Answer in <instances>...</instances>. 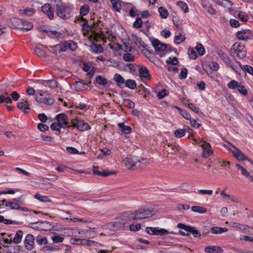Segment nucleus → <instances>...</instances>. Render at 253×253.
I'll use <instances>...</instances> for the list:
<instances>
[{"mask_svg":"<svg viewBox=\"0 0 253 253\" xmlns=\"http://www.w3.org/2000/svg\"><path fill=\"white\" fill-rule=\"evenodd\" d=\"M195 49L200 56H202L205 53V50L203 45L201 43H198Z\"/></svg>","mask_w":253,"mask_h":253,"instance_id":"42","label":"nucleus"},{"mask_svg":"<svg viewBox=\"0 0 253 253\" xmlns=\"http://www.w3.org/2000/svg\"><path fill=\"white\" fill-rule=\"evenodd\" d=\"M12 23L16 28L20 29L23 31H29L33 28V24L31 23L19 18H14L12 20Z\"/></svg>","mask_w":253,"mask_h":253,"instance_id":"5","label":"nucleus"},{"mask_svg":"<svg viewBox=\"0 0 253 253\" xmlns=\"http://www.w3.org/2000/svg\"><path fill=\"white\" fill-rule=\"evenodd\" d=\"M146 232L152 235L164 236L169 234V231L164 228L158 227H147L146 228Z\"/></svg>","mask_w":253,"mask_h":253,"instance_id":"6","label":"nucleus"},{"mask_svg":"<svg viewBox=\"0 0 253 253\" xmlns=\"http://www.w3.org/2000/svg\"><path fill=\"white\" fill-rule=\"evenodd\" d=\"M158 11L160 13V17L163 19L167 18L169 12L167 9L163 6L160 7L158 9Z\"/></svg>","mask_w":253,"mask_h":253,"instance_id":"33","label":"nucleus"},{"mask_svg":"<svg viewBox=\"0 0 253 253\" xmlns=\"http://www.w3.org/2000/svg\"><path fill=\"white\" fill-rule=\"evenodd\" d=\"M34 197L42 202H51V200L49 199L47 196H42L39 194H36L35 195Z\"/></svg>","mask_w":253,"mask_h":253,"instance_id":"35","label":"nucleus"},{"mask_svg":"<svg viewBox=\"0 0 253 253\" xmlns=\"http://www.w3.org/2000/svg\"><path fill=\"white\" fill-rule=\"evenodd\" d=\"M200 142H203L200 144V146L202 148V157L206 159L212 155L213 151L210 149L211 147L210 144L204 141L203 139Z\"/></svg>","mask_w":253,"mask_h":253,"instance_id":"9","label":"nucleus"},{"mask_svg":"<svg viewBox=\"0 0 253 253\" xmlns=\"http://www.w3.org/2000/svg\"><path fill=\"white\" fill-rule=\"evenodd\" d=\"M123 59L126 62H132L134 60V57L130 53H126L123 55Z\"/></svg>","mask_w":253,"mask_h":253,"instance_id":"46","label":"nucleus"},{"mask_svg":"<svg viewBox=\"0 0 253 253\" xmlns=\"http://www.w3.org/2000/svg\"><path fill=\"white\" fill-rule=\"evenodd\" d=\"M132 37L135 44L138 46V48L142 47L146 50L148 51L147 45L144 42L142 41L141 38L134 35H133Z\"/></svg>","mask_w":253,"mask_h":253,"instance_id":"14","label":"nucleus"},{"mask_svg":"<svg viewBox=\"0 0 253 253\" xmlns=\"http://www.w3.org/2000/svg\"><path fill=\"white\" fill-rule=\"evenodd\" d=\"M6 207H9L11 210H18L20 206L13 202H8L6 203Z\"/></svg>","mask_w":253,"mask_h":253,"instance_id":"50","label":"nucleus"},{"mask_svg":"<svg viewBox=\"0 0 253 253\" xmlns=\"http://www.w3.org/2000/svg\"><path fill=\"white\" fill-rule=\"evenodd\" d=\"M187 73H188L187 69L185 68H183L181 70V72L179 75V79L181 80L185 79L187 76Z\"/></svg>","mask_w":253,"mask_h":253,"instance_id":"62","label":"nucleus"},{"mask_svg":"<svg viewBox=\"0 0 253 253\" xmlns=\"http://www.w3.org/2000/svg\"><path fill=\"white\" fill-rule=\"evenodd\" d=\"M89 11V7L87 5H84L80 8V14L84 16L86 15Z\"/></svg>","mask_w":253,"mask_h":253,"instance_id":"56","label":"nucleus"},{"mask_svg":"<svg viewBox=\"0 0 253 253\" xmlns=\"http://www.w3.org/2000/svg\"><path fill=\"white\" fill-rule=\"evenodd\" d=\"M141 224L139 223L136 224H131L129 225V229L131 231L135 232L139 230L141 228Z\"/></svg>","mask_w":253,"mask_h":253,"instance_id":"58","label":"nucleus"},{"mask_svg":"<svg viewBox=\"0 0 253 253\" xmlns=\"http://www.w3.org/2000/svg\"><path fill=\"white\" fill-rule=\"evenodd\" d=\"M114 80L117 82L118 84H123L125 83V81L123 77L119 74H116L114 75Z\"/></svg>","mask_w":253,"mask_h":253,"instance_id":"44","label":"nucleus"},{"mask_svg":"<svg viewBox=\"0 0 253 253\" xmlns=\"http://www.w3.org/2000/svg\"><path fill=\"white\" fill-rule=\"evenodd\" d=\"M237 64L240 66V68L243 70L247 72L248 73L253 75V68L248 65H244L243 67L241 64L238 61H236Z\"/></svg>","mask_w":253,"mask_h":253,"instance_id":"31","label":"nucleus"},{"mask_svg":"<svg viewBox=\"0 0 253 253\" xmlns=\"http://www.w3.org/2000/svg\"><path fill=\"white\" fill-rule=\"evenodd\" d=\"M111 2L112 5V8L114 10L120 12L122 8L121 0H111Z\"/></svg>","mask_w":253,"mask_h":253,"instance_id":"24","label":"nucleus"},{"mask_svg":"<svg viewBox=\"0 0 253 253\" xmlns=\"http://www.w3.org/2000/svg\"><path fill=\"white\" fill-rule=\"evenodd\" d=\"M85 85H86V84L84 83L81 80L76 81L74 85L75 89L78 91L83 90L85 87Z\"/></svg>","mask_w":253,"mask_h":253,"instance_id":"28","label":"nucleus"},{"mask_svg":"<svg viewBox=\"0 0 253 253\" xmlns=\"http://www.w3.org/2000/svg\"><path fill=\"white\" fill-rule=\"evenodd\" d=\"M140 160H138L135 157H127L124 159L123 163L125 166L128 169L133 168L137 162L140 163Z\"/></svg>","mask_w":253,"mask_h":253,"instance_id":"11","label":"nucleus"},{"mask_svg":"<svg viewBox=\"0 0 253 253\" xmlns=\"http://www.w3.org/2000/svg\"><path fill=\"white\" fill-rule=\"evenodd\" d=\"M236 167L238 168L239 169L241 170V173L243 175L246 176L247 177H248L250 176V172L244 167L240 166L239 164H236Z\"/></svg>","mask_w":253,"mask_h":253,"instance_id":"47","label":"nucleus"},{"mask_svg":"<svg viewBox=\"0 0 253 253\" xmlns=\"http://www.w3.org/2000/svg\"><path fill=\"white\" fill-rule=\"evenodd\" d=\"M35 12V10L34 9L27 7L24 10L23 13L27 16H30L33 15Z\"/></svg>","mask_w":253,"mask_h":253,"instance_id":"57","label":"nucleus"},{"mask_svg":"<svg viewBox=\"0 0 253 253\" xmlns=\"http://www.w3.org/2000/svg\"><path fill=\"white\" fill-rule=\"evenodd\" d=\"M177 5H178L182 10L185 13H187L189 11V8L186 3L182 1H178L176 2Z\"/></svg>","mask_w":253,"mask_h":253,"instance_id":"37","label":"nucleus"},{"mask_svg":"<svg viewBox=\"0 0 253 253\" xmlns=\"http://www.w3.org/2000/svg\"><path fill=\"white\" fill-rule=\"evenodd\" d=\"M51 239L53 242L55 243L62 242L64 240V238L63 237L58 235H54L52 236Z\"/></svg>","mask_w":253,"mask_h":253,"instance_id":"59","label":"nucleus"},{"mask_svg":"<svg viewBox=\"0 0 253 253\" xmlns=\"http://www.w3.org/2000/svg\"><path fill=\"white\" fill-rule=\"evenodd\" d=\"M46 85L51 88H56L58 86V82L54 80H46L45 81Z\"/></svg>","mask_w":253,"mask_h":253,"instance_id":"32","label":"nucleus"},{"mask_svg":"<svg viewBox=\"0 0 253 253\" xmlns=\"http://www.w3.org/2000/svg\"><path fill=\"white\" fill-rule=\"evenodd\" d=\"M62 127L61 126H60L58 123H53L51 124L50 125V128L52 130H56L57 132L56 134L59 135L60 134V128Z\"/></svg>","mask_w":253,"mask_h":253,"instance_id":"43","label":"nucleus"},{"mask_svg":"<svg viewBox=\"0 0 253 253\" xmlns=\"http://www.w3.org/2000/svg\"><path fill=\"white\" fill-rule=\"evenodd\" d=\"M23 234V233L22 230H18L16 232L15 235L12 240L13 243L14 244H18V243H20V242L21 241L22 238Z\"/></svg>","mask_w":253,"mask_h":253,"instance_id":"23","label":"nucleus"},{"mask_svg":"<svg viewBox=\"0 0 253 253\" xmlns=\"http://www.w3.org/2000/svg\"><path fill=\"white\" fill-rule=\"evenodd\" d=\"M48 37L53 39H57L58 40L63 38V34L61 33L58 32L56 31H51L49 32Z\"/></svg>","mask_w":253,"mask_h":253,"instance_id":"27","label":"nucleus"},{"mask_svg":"<svg viewBox=\"0 0 253 253\" xmlns=\"http://www.w3.org/2000/svg\"><path fill=\"white\" fill-rule=\"evenodd\" d=\"M40 97L37 95L36 96V100L38 102L43 103L48 105H51L53 104L54 100L51 97V95L45 91L40 90L38 91Z\"/></svg>","mask_w":253,"mask_h":253,"instance_id":"4","label":"nucleus"},{"mask_svg":"<svg viewBox=\"0 0 253 253\" xmlns=\"http://www.w3.org/2000/svg\"><path fill=\"white\" fill-rule=\"evenodd\" d=\"M191 210L194 212L199 213H205L207 212L206 208L197 206H192Z\"/></svg>","mask_w":253,"mask_h":253,"instance_id":"30","label":"nucleus"},{"mask_svg":"<svg viewBox=\"0 0 253 253\" xmlns=\"http://www.w3.org/2000/svg\"><path fill=\"white\" fill-rule=\"evenodd\" d=\"M228 230L226 228H221L219 227H213L211 229V232L212 234H217L225 232Z\"/></svg>","mask_w":253,"mask_h":253,"instance_id":"26","label":"nucleus"},{"mask_svg":"<svg viewBox=\"0 0 253 253\" xmlns=\"http://www.w3.org/2000/svg\"><path fill=\"white\" fill-rule=\"evenodd\" d=\"M42 10L44 12L50 19L54 17V12L52 10L51 6L49 3H45L42 6Z\"/></svg>","mask_w":253,"mask_h":253,"instance_id":"12","label":"nucleus"},{"mask_svg":"<svg viewBox=\"0 0 253 253\" xmlns=\"http://www.w3.org/2000/svg\"><path fill=\"white\" fill-rule=\"evenodd\" d=\"M217 4L221 5L224 8H227L229 11L231 10L233 3L229 0H212Z\"/></svg>","mask_w":253,"mask_h":253,"instance_id":"16","label":"nucleus"},{"mask_svg":"<svg viewBox=\"0 0 253 253\" xmlns=\"http://www.w3.org/2000/svg\"><path fill=\"white\" fill-rule=\"evenodd\" d=\"M188 53L190 58L193 59H196L197 58V55L196 54V52L193 48L188 49Z\"/></svg>","mask_w":253,"mask_h":253,"instance_id":"63","label":"nucleus"},{"mask_svg":"<svg viewBox=\"0 0 253 253\" xmlns=\"http://www.w3.org/2000/svg\"><path fill=\"white\" fill-rule=\"evenodd\" d=\"M138 72L141 78L146 79L150 77L149 70L145 67H141L139 69Z\"/></svg>","mask_w":253,"mask_h":253,"instance_id":"20","label":"nucleus"},{"mask_svg":"<svg viewBox=\"0 0 253 253\" xmlns=\"http://www.w3.org/2000/svg\"><path fill=\"white\" fill-rule=\"evenodd\" d=\"M236 55L238 57L240 58H243L246 57V51L243 50H240V49H236Z\"/></svg>","mask_w":253,"mask_h":253,"instance_id":"64","label":"nucleus"},{"mask_svg":"<svg viewBox=\"0 0 253 253\" xmlns=\"http://www.w3.org/2000/svg\"><path fill=\"white\" fill-rule=\"evenodd\" d=\"M238 18L243 22H247L249 19V16L247 14L243 11L239 12L238 14Z\"/></svg>","mask_w":253,"mask_h":253,"instance_id":"41","label":"nucleus"},{"mask_svg":"<svg viewBox=\"0 0 253 253\" xmlns=\"http://www.w3.org/2000/svg\"><path fill=\"white\" fill-rule=\"evenodd\" d=\"M91 51L94 53H101L103 51V48L100 44L93 42L90 46Z\"/></svg>","mask_w":253,"mask_h":253,"instance_id":"21","label":"nucleus"},{"mask_svg":"<svg viewBox=\"0 0 253 253\" xmlns=\"http://www.w3.org/2000/svg\"><path fill=\"white\" fill-rule=\"evenodd\" d=\"M174 135L177 138H181L185 134V130L183 129H177L174 132Z\"/></svg>","mask_w":253,"mask_h":253,"instance_id":"48","label":"nucleus"},{"mask_svg":"<svg viewBox=\"0 0 253 253\" xmlns=\"http://www.w3.org/2000/svg\"><path fill=\"white\" fill-rule=\"evenodd\" d=\"M188 231L191 232V234L195 238H200L201 236L200 232L192 226H191V229H189Z\"/></svg>","mask_w":253,"mask_h":253,"instance_id":"49","label":"nucleus"},{"mask_svg":"<svg viewBox=\"0 0 253 253\" xmlns=\"http://www.w3.org/2000/svg\"><path fill=\"white\" fill-rule=\"evenodd\" d=\"M236 37L239 40L247 41L253 38V32L250 29H244L237 32Z\"/></svg>","mask_w":253,"mask_h":253,"instance_id":"8","label":"nucleus"},{"mask_svg":"<svg viewBox=\"0 0 253 253\" xmlns=\"http://www.w3.org/2000/svg\"><path fill=\"white\" fill-rule=\"evenodd\" d=\"M237 90L241 94L244 96H246L248 94V91L246 87L241 84L239 85L237 88Z\"/></svg>","mask_w":253,"mask_h":253,"instance_id":"54","label":"nucleus"},{"mask_svg":"<svg viewBox=\"0 0 253 253\" xmlns=\"http://www.w3.org/2000/svg\"><path fill=\"white\" fill-rule=\"evenodd\" d=\"M205 251L208 253H222L223 250L220 247H216L215 246H209L205 248Z\"/></svg>","mask_w":253,"mask_h":253,"instance_id":"17","label":"nucleus"},{"mask_svg":"<svg viewBox=\"0 0 253 253\" xmlns=\"http://www.w3.org/2000/svg\"><path fill=\"white\" fill-rule=\"evenodd\" d=\"M128 213H127L125 216L118 218L117 220L115 221L119 229L127 225V220L129 219L126 217V216Z\"/></svg>","mask_w":253,"mask_h":253,"instance_id":"15","label":"nucleus"},{"mask_svg":"<svg viewBox=\"0 0 253 253\" xmlns=\"http://www.w3.org/2000/svg\"><path fill=\"white\" fill-rule=\"evenodd\" d=\"M125 84L126 87L131 89H134L136 87V83L133 80H127L125 82Z\"/></svg>","mask_w":253,"mask_h":253,"instance_id":"29","label":"nucleus"},{"mask_svg":"<svg viewBox=\"0 0 253 253\" xmlns=\"http://www.w3.org/2000/svg\"><path fill=\"white\" fill-rule=\"evenodd\" d=\"M187 104V106L188 108L193 111L194 112L198 113H199V109L195 106L194 104L190 102H185V104Z\"/></svg>","mask_w":253,"mask_h":253,"instance_id":"61","label":"nucleus"},{"mask_svg":"<svg viewBox=\"0 0 253 253\" xmlns=\"http://www.w3.org/2000/svg\"><path fill=\"white\" fill-rule=\"evenodd\" d=\"M59 46H56L57 48H59V51L61 52H65L68 49V42H64L63 43L58 44Z\"/></svg>","mask_w":253,"mask_h":253,"instance_id":"38","label":"nucleus"},{"mask_svg":"<svg viewBox=\"0 0 253 253\" xmlns=\"http://www.w3.org/2000/svg\"><path fill=\"white\" fill-rule=\"evenodd\" d=\"M239 84V83L234 80H231L228 84V87L232 89H235L236 88H238Z\"/></svg>","mask_w":253,"mask_h":253,"instance_id":"51","label":"nucleus"},{"mask_svg":"<svg viewBox=\"0 0 253 253\" xmlns=\"http://www.w3.org/2000/svg\"><path fill=\"white\" fill-rule=\"evenodd\" d=\"M56 119L58 124L61 126L63 128H70L71 125H69L68 122V117L64 113H61L57 115L56 117Z\"/></svg>","mask_w":253,"mask_h":253,"instance_id":"10","label":"nucleus"},{"mask_svg":"<svg viewBox=\"0 0 253 253\" xmlns=\"http://www.w3.org/2000/svg\"><path fill=\"white\" fill-rule=\"evenodd\" d=\"M121 130L125 134H129L131 131V128L129 126H126L125 123H122L118 124Z\"/></svg>","mask_w":253,"mask_h":253,"instance_id":"22","label":"nucleus"},{"mask_svg":"<svg viewBox=\"0 0 253 253\" xmlns=\"http://www.w3.org/2000/svg\"><path fill=\"white\" fill-rule=\"evenodd\" d=\"M95 80L98 84L102 85H106L108 83L107 80L101 76H96Z\"/></svg>","mask_w":253,"mask_h":253,"instance_id":"40","label":"nucleus"},{"mask_svg":"<svg viewBox=\"0 0 253 253\" xmlns=\"http://www.w3.org/2000/svg\"><path fill=\"white\" fill-rule=\"evenodd\" d=\"M152 44L155 49L157 54H160L161 56L163 55L161 54V52L166 51V52L171 51L170 49L171 47L168 44L162 43L158 39H154L152 42Z\"/></svg>","mask_w":253,"mask_h":253,"instance_id":"3","label":"nucleus"},{"mask_svg":"<svg viewBox=\"0 0 253 253\" xmlns=\"http://www.w3.org/2000/svg\"><path fill=\"white\" fill-rule=\"evenodd\" d=\"M18 108L22 111L24 113H27L26 110L29 109L28 106V102L27 100L25 101V102H19L17 103Z\"/></svg>","mask_w":253,"mask_h":253,"instance_id":"25","label":"nucleus"},{"mask_svg":"<svg viewBox=\"0 0 253 253\" xmlns=\"http://www.w3.org/2000/svg\"><path fill=\"white\" fill-rule=\"evenodd\" d=\"M234 156L239 161H244L247 160V157L238 149L236 148L235 151L232 152Z\"/></svg>","mask_w":253,"mask_h":253,"instance_id":"18","label":"nucleus"},{"mask_svg":"<svg viewBox=\"0 0 253 253\" xmlns=\"http://www.w3.org/2000/svg\"><path fill=\"white\" fill-rule=\"evenodd\" d=\"M166 63L168 64L176 65L178 64V61L177 57H169L166 61Z\"/></svg>","mask_w":253,"mask_h":253,"instance_id":"53","label":"nucleus"},{"mask_svg":"<svg viewBox=\"0 0 253 253\" xmlns=\"http://www.w3.org/2000/svg\"><path fill=\"white\" fill-rule=\"evenodd\" d=\"M36 241L37 244L40 246L46 245L47 244L48 241L46 237L38 236L36 237Z\"/></svg>","mask_w":253,"mask_h":253,"instance_id":"36","label":"nucleus"},{"mask_svg":"<svg viewBox=\"0 0 253 253\" xmlns=\"http://www.w3.org/2000/svg\"><path fill=\"white\" fill-rule=\"evenodd\" d=\"M143 22L141 19L139 17H137L133 23V26L137 28H139L142 27Z\"/></svg>","mask_w":253,"mask_h":253,"instance_id":"60","label":"nucleus"},{"mask_svg":"<svg viewBox=\"0 0 253 253\" xmlns=\"http://www.w3.org/2000/svg\"><path fill=\"white\" fill-rule=\"evenodd\" d=\"M34 237L32 234H28L25 239V248L29 250H31L33 249L34 245Z\"/></svg>","mask_w":253,"mask_h":253,"instance_id":"13","label":"nucleus"},{"mask_svg":"<svg viewBox=\"0 0 253 253\" xmlns=\"http://www.w3.org/2000/svg\"><path fill=\"white\" fill-rule=\"evenodd\" d=\"M176 108H177L179 110L181 116L185 119L187 120L191 119V116L187 111L183 110L177 106H176Z\"/></svg>","mask_w":253,"mask_h":253,"instance_id":"39","label":"nucleus"},{"mask_svg":"<svg viewBox=\"0 0 253 253\" xmlns=\"http://www.w3.org/2000/svg\"><path fill=\"white\" fill-rule=\"evenodd\" d=\"M124 105L130 109H133L135 107V103L129 99H124Z\"/></svg>","mask_w":253,"mask_h":253,"instance_id":"52","label":"nucleus"},{"mask_svg":"<svg viewBox=\"0 0 253 253\" xmlns=\"http://www.w3.org/2000/svg\"><path fill=\"white\" fill-rule=\"evenodd\" d=\"M115 222H111L104 226V228L106 230H110L111 231H116L119 230L116 226Z\"/></svg>","mask_w":253,"mask_h":253,"instance_id":"34","label":"nucleus"},{"mask_svg":"<svg viewBox=\"0 0 253 253\" xmlns=\"http://www.w3.org/2000/svg\"><path fill=\"white\" fill-rule=\"evenodd\" d=\"M157 208L155 206L142 208L129 213L126 217L130 220H142L153 216L157 212Z\"/></svg>","mask_w":253,"mask_h":253,"instance_id":"1","label":"nucleus"},{"mask_svg":"<svg viewBox=\"0 0 253 253\" xmlns=\"http://www.w3.org/2000/svg\"><path fill=\"white\" fill-rule=\"evenodd\" d=\"M56 3V13L60 18L66 19L72 16L71 6L63 3L61 0H54Z\"/></svg>","mask_w":253,"mask_h":253,"instance_id":"2","label":"nucleus"},{"mask_svg":"<svg viewBox=\"0 0 253 253\" xmlns=\"http://www.w3.org/2000/svg\"><path fill=\"white\" fill-rule=\"evenodd\" d=\"M71 125V127H76L81 131H85L90 128L89 125L82 120L78 119L73 120Z\"/></svg>","mask_w":253,"mask_h":253,"instance_id":"7","label":"nucleus"},{"mask_svg":"<svg viewBox=\"0 0 253 253\" xmlns=\"http://www.w3.org/2000/svg\"><path fill=\"white\" fill-rule=\"evenodd\" d=\"M185 40L184 35L180 34L174 37V43L178 44Z\"/></svg>","mask_w":253,"mask_h":253,"instance_id":"45","label":"nucleus"},{"mask_svg":"<svg viewBox=\"0 0 253 253\" xmlns=\"http://www.w3.org/2000/svg\"><path fill=\"white\" fill-rule=\"evenodd\" d=\"M6 102L7 103H11L12 100L10 97L8 96V93L7 92H4L0 94V103Z\"/></svg>","mask_w":253,"mask_h":253,"instance_id":"19","label":"nucleus"},{"mask_svg":"<svg viewBox=\"0 0 253 253\" xmlns=\"http://www.w3.org/2000/svg\"><path fill=\"white\" fill-rule=\"evenodd\" d=\"M36 54L40 57H44L45 55V52L42 50L40 47L36 46L34 50Z\"/></svg>","mask_w":253,"mask_h":253,"instance_id":"55","label":"nucleus"}]
</instances>
